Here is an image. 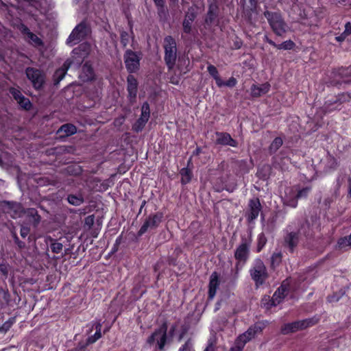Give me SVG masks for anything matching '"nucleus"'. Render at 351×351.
I'll return each mask as SVG.
<instances>
[{"label":"nucleus","mask_w":351,"mask_h":351,"mask_svg":"<svg viewBox=\"0 0 351 351\" xmlns=\"http://www.w3.org/2000/svg\"><path fill=\"white\" fill-rule=\"evenodd\" d=\"M347 36H348V35L346 34L345 31H343V32L341 33L339 36L335 37V40L337 42L341 43L346 40Z\"/></svg>","instance_id":"61"},{"label":"nucleus","mask_w":351,"mask_h":351,"mask_svg":"<svg viewBox=\"0 0 351 351\" xmlns=\"http://www.w3.org/2000/svg\"><path fill=\"white\" fill-rule=\"evenodd\" d=\"M180 173L181 175V183L183 185H185L189 183L192 178V171L187 167H184L181 169Z\"/></svg>","instance_id":"36"},{"label":"nucleus","mask_w":351,"mask_h":351,"mask_svg":"<svg viewBox=\"0 0 351 351\" xmlns=\"http://www.w3.org/2000/svg\"><path fill=\"white\" fill-rule=\"evenodd\" d=\"M95 222V216L93 215H88L84 219V226L88 229L91 228Z\"/></svg>","instance_id":"52"},{"label":"nucleus","mask_w":351,"mask_h":351,"mask_svg":"<svg viewBox=\"0 0 351 351\" xmlns=\"http://www.w3.org/2000/svg\"><path fill=\"white\" fill-rule=\"evenodd\" d=\"M150 117V109L148 102L145 101L141 107V117L137 119L135 124L133 126V129L135 132H138L141 131L146 123L148 121Z\"/></svg>","instance_id":"14"},{"label":"nucleus","mask_w":351,"mask_h":351,"mask_svg":"<svg viewBox=\"0 0 351 351\" xmlns=\"http://www.w3.org/2000/svg\"><path fill=\"white\" fill-rule=\"evenodd\" d=\"M311 191V186H306L302 188V189L298 190L296 195V198L302 199V198H306L307 197L308 193Z\"/></svg>","instance_id":"46"},{"label":"nucleus","mask_w":351,"mask_h":351,"mask_svg":"<svg viewBox=\"0 0 351 351\" xmlns=\"http://www.w3.org/2000/svg\"><path fill=\"white\" fill-rule=\"evenodd\" d=\"M299 243L298 232L292 230L291 226L287 228L286 234L284 236L283 245L287 248L290 253H293Z\"/></svg>","instance_id":"11"},{"label":"nucleus","mask_w":351,"mask_h":351,"mask_svg":"<svg viewBox=\"0 0 351 351\" xmlns=\"http://www.w3.org/2000/svg\"><path fill=\"white\" fill-rule=\"evenodd\" d=\"M282 261V253L281 251L274 252L270 258V268L272 270L276 269L281 264Z\"/></svg>","instance_id":"31"},{"label":"nucleus","mask_w":351,"mask_h":351,"mask_svg":"<svg viewBox=\"0 0 351 351\" xmlns=\"http://www.w3.org/2000/svg\"><path fill=\"white\" fill-rule=\"evenodd\" d=\"M208 73L215 79L216 84L220 86L222 84V80L219 75L217 68L213 64H208L207 66Z\"/></svg>","instance_id":"37"},{"label":"nucleus","mask_w":351,"mask_h":351,"mask_svg":"<svg viewBox=\"0 0 351 351\" xmlns=\"http://www.w3.org/2000/svg\"><path fill=\"white\" fill-rule=\"evenodd\" d=\"M99 339L95 337V336L93 335H91L90 337H88L86 339V341L85 343L83 342V346H84V347L86 348V347L90 345V344H92V343H94L95 342H96Z\"/></svg>","instance_id":"57"},{"label":"nucleus","mask_w":351,"mask_h":351,"mask_svg":"<svg viewBox=\"0 0 351 351\" xmlns=\"http://www.w3.org/2000/svg\"><path fill=\"white\" fill-rule=\"evenodd\" d=\"M344 31L348 36L351 34V23L350 22H348L346 23Z\"/></svg>","instance_id":"63"},{"label":"nucleus","mask_w":351,"mask_h":351,"mask_svg":"<svg viewBox=\"0 0 351 351\" xmlns=\"http://www.w3.org/2000/svg\"><path fill=\"white\" fill-rule=\"evenodd\" d=\"M237 83V80L234 77H231L229 78V80L226 82H224L222 80V84L220 86H217L218 87H222V86H227V87H234L236 86Z\"/></svg>","instance_id":"50"},{"label":"nucleus","mask_w":351,"mask_h":351,"mask_svg":"<svg viewBox=\"0 0 351 351\" xmlns=\"http://www.w3.org/2000/svg\"><path fill=\"white\" fill-rule=\"evenodd\" d=\"M298 200L296 195L291 188L287 189L285 195L282 197L283 204L291 208H296L298 206Z\"/></svg>","instance_id":"25"},{"label":"nucleus","mask_w":351,"mask_h":351,"mask_svg":"<svg viewBox=\"0 0 351 351\" xmlns=\"http://www.w3.org/2000/svg\"><path fill=\"white\" fill-rule=\"evenodd\" d=\"M283 141L280 137H276L269 146L271 152H276L282 145Z\"/></svg>","instance_id":"41"},{"label":"nucleus","mask_w":351,"mask_h":351,"mask_svg":"<svg viewBox=\"0 0 351 351\" xmlns=\"http://www.w3.org/2000/svg\"><path fill=\"white\" fill-rule=\"evenodd\" d=\"M88 27L86 22L82 21L73 29L66 40L67 44H76L85 38L88 34Z\"/></svg>","instance_id":"10"},{"label":"nucleus","mask_w":351,"mask_h":351,"mask_svg":"<svg viewBox=\"0 0 351 351\" xmlns=\"http://www.w3.org/2000/svg\"><path fill=\"white\" fill-rule=\"evenodd\" d=\"M163 48L165 50L164 60L169 71L172 70L177 60V43L171 36L164 38Z\"/></svg>","instance_id":"4"},{"label":"nucleus","mask_w":351,"mask_h":351,"mask_svg":"<svg viewBox=\"0 0 351 351\" xmlns=\"http://www.w3.org/2000/svg\"><path fill=\"white\" fill-rule=\"evenodd\" d=\"M294 47L295 43L291 40H288L281 44L277 45L276 48L278 49L290 50Z\"/></svg>","instance_id":"45"},{"label":"nucleus","mask_w":351,"mask_h":351,"mask_svg":"<svg viewBox=\"0 0 351 351\" xmlns=\"http://www.w3.org/2000/svg\"><path fill=\"white\" fill-rule=\"evenodd\" d=\"M269 89L270 84L267 82L258 86L253 84L251 87V95L252 97H258L267 93Z\"/></svg>","instance_id":"28"},{"label":"nucleus","mask_w":351,"mask_h":351,"mask_svg":"<svg viewBox=\"0 0 351 351\" xmlns=\"http://www.w3.org/2000/svg\"><path fill=\"white\" fill-rule=\"evenodd\" d=\"M30 232V228L27 226H22L21 227L20 234L21 237L25 238Z\"/></svg>","instance_id":"58"},{"label":"nucleus","mask_w":351,"mask_h":351,"mask_svg":"<svg viewBox=\"0 0 351 351\" xmlns=\"http://www.w3.org/2000/svg\"><path fill=\"white\" fill-rule=\"evenodd\" d=\"M219 286V274L214 271L211 274L208 284V299L212 300L216 295L217 291Z\"/></svg>","instance_id":"20"},{"label":"nucleus","mask_w":351,"mask_h":351,"mask_svg":"<svg viewBox=\"0 0 351 351\" xmlns=\"http://www.w3.org/2000/svg\"><path fill=\"white\" fill-rule=\"evenodd\" d=\"M164 215L161 212H157L149 215L145 220L143 224L138 232V236H142L147 230L156 229L162 221Z\"/></svg>","instance_id":"8"},{"label":"nucleus","mask_w":351,"mask_h":351,"mask_svg":"<svg viewBox=\"0 0 351 351\" xmlns=\"http://www.w3.org/2000/svg\"><path fill=\"white\" fill-rule=\"evenodd\" d=\"M289 291V285L288 283H286L284 281L272 295L271 299L270 300V305L276 306L278 304H279L283 300V299L287 295Z\"/></svg>","instance_id":"15"},{"label":"nucleus","mask_w":351,"mask_h":351,"mask_svg":"<svg viewBox=\"0 0 351 351\" xmlns=\"http://www.w3.org/2000/svg\"><path fill=\"white\" fill-rule=\"evenodd\" d=\"M193 350V342L191 339H189L184 344H183L179 349L178 351H192Z\"/></svg>","instance_id":"51"},{"label":"nucleus","mask_w":351,"mask_h":351,"mask_svg":"<svg viewBox=\"0 0 351 351\" xmlns=\"http://www.w3.org/2000/svg\"><path fill=\"white\" fill-rule=\"evenodd\" d=\"M219 6L216 2L209 3L206 16L205 18V23L210 25L218 16Z\"/></svg>","instance_id":"23"},{"label":"nucleus","mask_w":351,"mask_h":351,"mask_svg":"<svg viewBox=\"0 0 351 351\" xmlns=\"http://www.w3.org/2000/svg\"><path fill=\"white\" fill-rule=\"evenodd\" d=\"M264 40L267 43H268L269 45L274 46V47H276L277 44L274 42L272 40L269 39L268 36H265L264 38Z\"/></svg>","instance_id":"64"},{"label":"nucleus","mask_w":351,"mask_h":351,"mask_svg":"<svg viewBox=\"0 0 351 351\" xmlns=\"http://www.w3.org/2000/svg\"><path fill=\"white\" fill-rule=\"evenodd\" d=\"M90 46L82 44L72 51V57L76 59L77 63L81 64L89 54Z\"/></svg>","instance_id":"19"},{"label":"nucleus","mask_w":351,"mask_h":351,"mask_svg":"<svg viewBox=\"0 0 351 351\" xmlns=\"http://www.w3.org/2000/svg\"><path fill=\"white\" fill-rule=\"evenodd\" d=\"M12 236L14 240V243L17 245V247L20 249H24L25 247V242L21 241L17 236L16 233L15 232H12Z\"/></svg>","instance_id":"48"},{"label":"nucleus","mask_w":351,"mask_h":351,"mask_svg":"<svg viewBox=\"0 0 351 351\" xmlns=\"http://www.w3.org/2000/svg\"><path fill=\"white\" fill-rule=\"evenodd\" d=\"M15 322L16 318L14 317H10L1 326H0V332H6L8 331Z\"/></svg>","instance_id":"40"},{"label":"nucleus","mask_w":351,"mask_h":351,"mask_svg":"<svg viewBox=\"0 0 351 351\" xmlns=\"http://www.w3.org/2000/svg\"><path fill=\"white\" fill-rule=\"evenodd\" d=\"M68 202L75 206H78L84 202V198L81 193L68 195L66 198Z\"/></svg>","instance_id":"33"},{"label":"nucleus","mask_w":351,"mask_h":351,"mask_svg":"<svg viewBox=\"0 0 351 351\" xmlns=\"http://www.w3.org/2000/svg\"><path fill=\"white\" fill-rule=\"evenodd\" d=\"M157 8V13L160 20H167L169 16V12L165 7V1L155 3Z\"/></svg>","instance_id":"34"},{"label":"nucleus","mask_w":351,"mask_h":351,"mask_svg":"<svg viewBox=\"0 0 351 351\" xmlns=\"http://www.w3.org/2000/svg\"><path fill=\"white\" fill-rule=\"evenodd\" d=\"M267 239L263 232L259 234L257 238V252H259L265 247Z\"/></svg>","instance_id":"43"},{"label":"nucleus","mask_w":351,"mask_h":351,"mask_svg":"<svg viewBox=\"0 0 351 351\" xmlns=\"http://www.w3.org/2000/svg\"><path fill=\"white\" fill-rule=\"evenodd\" d=\"M28 215L33 217L35 225L39 223L40 221V216L35 208H29L28 210Z\"/></svg>","instance_id":"47"},{"label":"nucleus","mask_w":351,"mask_h":351,"mask_svg":"<svg viewBox=\"0 0 351 351\" xmlns=\"http://www.w3.org/2000/svg\"><path fill=\"white\" fill-rule=\"evenodd\" d=\"M46 243L50 242V247L51 251L55 254H59L63 248V245L61 243L56 242L54 239L50 236L45 238Z\"/></svg>","instance_id":"35"},{"label":"nucleus","mask_w":351,"mask_h":351,"mask_svg":"<svg viewBox=\"0 0 351 351\" xmlns=\"http://www.w3.org/2000/svg\"><path fill=\"white\" fill-rule=\"evenodd\" d=\"M265 328V324L263 322H256L251 326L249 329L251 330L252 333L256 336L258 334H261Z\"/></svg>","instance_id":"42"},{"label":"nucleus","mask_w":351,"mask_h":351,"mask_svg":"<svg viewBox=\"0 0 351 351\" xmlns=\"http://www.w3.org/2000/svg\"><path fill=\"white\" fill-rule=\"evenodd\" d=\"M0 206L5 213L10 215L12 213L14 215H18L21 210V204L13 201L3 200L0 202Z\"/></svg>","instance_id":"22"},{"label":"nucleus","mask_w":351,"mask_h":351,"mask_svg":"<svg viewBox=\"0 0 351 351\" xmlns=\"http://www.w3.org/2000/svg\"><path fill=\"white\" fill-rule=\"evenodd\" d=\"M21 33L27 36L28 42L34 47H42L44 45L43 41L35 34L32 33L30 29L24 24H21L20 27Z\"/></svg>","instance_id":"18"},{"label":"nucleus","mask_w":351,"mask_h":351,"mask_svg":"<svg viewBox=\"0 0 351 351\" xmlns=\"http://www.w3.org/2000/svg\"><path fill=\"white\" fill-rule=\"evenodd\" d=\"M99 339L95 337V336L93 335H91L90 337H88L86 339V341L85 343L83 342V346H84V347L86 348V347L90 345V344H92V343H94L95 342H96Z\"/></svg>","instance_id":"56"},{"label":"nucleus","mask_w":351,"mask_h":351,"mask_svg":"<svg viewBox=\"0 0 351 351\" xmlns=\"http://www.w3.org/2000/svg\"><path fill=\"white\" fill-rule=\"evenodd\" d=\"M335 75L339 77L342 82L348 83L351 82V67L339 69Z\"/></svg>","instance_id":"30"},{"label":"nucleus","mask_w":351,"mask_h":351,"mask_svg":"<svg viewBox=\"0 0 351 351\" xmlns=\"http://www.w3.org/2000/svg\"><path fill=\"white\" fill-rule=\"evenodd\" d=\"M189 329V326L186 324H184L181 326V330H180V334L178 337V341H181L182 340V339L184 338L185 335L188 332Z\"/></svg>","instance_id":"54"},{"label":"nucleus","mask_w":351,"mask_h":351,"mask_svg":"<svg viewBox=\"0 0 351 351\" xmlns=\"http://www.w3.org/2000/svg\"><path fill=\"white\" fill-rule=\"evenodd\" d=\"M243 5V10L245 17L247 21L252 23V14H256L258 1L257 0H241Z\"/></svg>","instance_id":"16"},{"label":"nucleus","mask_w":351,"mask_h":351,"mask_svg":"<svg viewBox=\"0 0 351 351\" xmlns=\"http://www.w3.org/2000/svg\"><path fill=\"white\" fill-rule=\"evenodd\" d=\"M197 16V7L193 5L188 8L185 12L182 21L183 31L186 34H190L192 30V24Z\"/></svg>","instance_id":"12"},{"label":"nucleus","mask_w":351,"mask_h":351,"mask_svg":"<svg viewBox=\"0 0 351 351\" xmlns=\"http://www.w3.org/2000/svg\"><path fill=\"white\" fill-rule=\"evenodd\" d=\"M303 330L300 320L291 323L285 324L280 328L282 335H288L289 333L295 332L298 330Z\"/></svg>","instance_id":"27"},{"label":"nucleus","mask_w":351,"mask_h":351,"mask_svg":"<svg viewBox=\"0 0 351 351\" xmlns=\"http://www.w3.org/2000/svg\"><path fill=\"white\" fill-rule=\"evenodd\" d=\"M264 16L267 19L271 29L277 36H281L287 32V25L280 13L265 11Z\"/></svg>","instance_id":"5"},{"label":"nucleus","mask_w":351,"mask_h":351,"mask_svg":"<svg viewBox=\"0 0 351 351\" xmlns=\"http://www.w3.org/2000/svg\"><path fill=\"white\" fill-rule=\"evenodd\" d=\"M340 298H341V296H337L335 294H334V295L328 296L327 300L329 302H335L339 301Z\"/></svg>","instance_id":"62"},{"label":"nucleus","mask_w":351,"mask_h":351,"mask_svg":"<svg viewBox=\"0 0 351 351\" xmlns=\"http://www.w3.org/2000/svg\"><path fill=\"white\" fill-rule=\"evenodd\" d=\"M71 62L69 60H66L63 65L57 69L53 75L54 84L57 85L64 77L68 69L71 65Z\"/></svg>","instance_id":"26"},{"label":"nucleus","mask_w":351,"mask_h":351,"mask_svg":"<svg viewBox=\"0 0 351 351\" xmlns=\"http://www.w3.org/2000/svg\"><path fill=\"white\" fill-rule=\"evenodd\" d=\"M82 70L84 72L87 73L88 78H90L93 75V69L90 65L88 64V63H85L82 66Z\"/></svg>","instance_id":"55"},{"label":"nucleus","mask_w":351,"mask_h":351,"mask_svg":"<svg viewBox=\"0 0 351 351\" xmlns=\"http://www.w3.org/2000/svg\"><path fill=\"white\" fill-rule=\"evenodd\" d=\"M262 209L260 200L258 197L249 200L248 209L245 213V217L248 222L254 221L258 216Z\"/></svg>","instance_id":"13"},{"label":"nucleus","mask_w":351,"mask_h":351,"mask_svg":"<svg viewBox=\"0 0 351 351\" xmlns=\"http://www.w3.org/2000/svg\"><path fill=\"white\" fill-rule=\"evenodd\" d=\"M141 53L140 52L133 51L131 49H127L123 55L124 63L127 71L130 73H134L139 69Z\"/></svg>","instance_id":"7"},{"label":"nucleus","mask_w":351,"mask_h":351,"mask_svg":"<svg viewBox=\"0 0 351 351\" xmlns=\"http://www.w3.org/2000/svg\"><path fill=\"white\" fill-rule=\"evenodd\" d=\"M215 342L212 339L208 341L207 346L204 351H215Z\"/></svg>","instance_id":"59"},{"label":"nucleus","mask_w":351,"mask_h":351,"mask_svg":"<svg viewBox=\"0 0 351 351\" xmlns=\"http://www.w3.org/2000/svg\"><path fill=\"white\" fill-rule=\"evenodd\" d=\"M167 323L165 322L147 338V344L149 346H155L154 351H164L167 340Z\"/></svg>","instance_id":"3"},{"label":"nucleus","mask_w":351,"mask_h":351,"mask_svg":"<svg viewBox=\"0 0 351 351\" xmlns=\"http://www.w3.org/2000/svg\"><path fill=\"white\" fill-rule=\"evenodd\" d=\"M25 73L36 90H40L43 87L45 83V74L42 70L34 67H27Z\"/></svg>","instance_id":"6"},{"label":"nucleus","mask_w":351,"mask_h":351,"mask_svg":"<svg viewBox=\"0 0 351 351\" xmlns=\"http://www.w3.org/2000/svg\"><path fill=\"white\" fill-rule=\"evenodd\" d=\"M249 273L256 288L262 286L269 278L267 267L263 260L259 258L254 259Z\"/></svg>","instance_id":"2"},{"label":"nucleus","mask_w":351,"mask_h":351,"mask_svg":"<svg viewBox=\"0 0 351 351\" xmlns=\"http://www.w3.org/2000/svg\"><path fill=\"white\" fill-rule=\"evenodd\" d=\"M295 232H298V235L301 234L306 237L311 236L312 229L309 221L307 219L301 221L299 224L298 231Z\"/></svg>","instance_id":"29"},{"label":"nucleus","mask_w":351,"mask_h":351,"mask_svg":"<svg viewBox=\"0 0 351 351\" xmlns=\"http://www.w3.org/2000/svg\"><path fill=\"white\" fill-rule=\"evenodd\" d=\"M131 34L132 36H130L128 32H127L126 31H124V30H122L120 32V40H121V43L123 46V47H126L127 45H128L129 42H130V38H132V39L134 38V33L132 32V30L131 29Z\"/></svg>","instance_id":"39"},{"label":"nucleus","mask_w":351,"mask_h":351,"mask_svg":"<svg viewBox=\"0 0 351 351\" xmlns=\"http://www.w3.org/2000/svg\"><path fill=\"white\" fill-rule=\"evenodd\" d=\"M77 132V128L71 123H66L62 125L59 130H58V133H64V136H69L73 135Z\"/></svg>","instance_id":"32"},{"label":"nucleus","mask_w":351,"mask_h":351,"mask_svg":"<svg viewBox=\"0 0 351 351\" xmlns=\"http://www.w3.org/2000/svg\"><path fill=\"white\" fill-rule=\"evenodd\" d=\"M348 101V96L346 94L339 95L325 101L320 110L324 114L341 109V105Z\"/></svg>","instance_id":"9"},{"label":"nucleus","mask_w":351,"mask_h":351,"mask_svg":"<svg viewBox=\"0 0 351 351\" xmlns=\"http://www.w3.org/2000/svg\"><path fill=\"white\" fill-rule=\"evenodd\" d=\"M338 245L341 249L346 248L351 245V241L348 237H345L338 241Z\"/></svg>","instance_id":"49"},{"label":"nucleus","mask_w":351,"mask_h":351,"mask_svg":"<svg viewBox=\"0 0 351 351\" xmlns=\"http://www.w3.org/2000/svg\"><path fill=\"white\" fill-rule=\"evenodd\" d=\"M127 90L128 92V97L132 101L134 100L136 97L138 90V82L134 76L130 75L127 78Z\"/></svg>","instance_id":"24"},{"label":"nucleus","mask_w":351,"mask_h":351,"mask_svg":"<svg viewBox=\"0 0 351 351\" xmlns=\"http://www.w3.org/2000/svg\"><path fill=\"white\" fill-rule=\"evenodd\" d=\"M217 136L216 143L221 145H229L232 147H236L238 145L236 140L233 139L230 134L227 132L215 133Z\"/></svg>","instance_id":"21"},{"label":"nucleus","mask_w":351,"mask_h":351,"mask_svg":"<svg viewBox=\"0 0 351 351\" xmlns=\"http://www.w3.org/2000/svg\"><path fill=\"white\" fill-rule=\"evenodd\" d=\"M70 351H87L86 348L83 346V342L78 343L77 346Z\"/></svg>","instance_id":"60"},{"label":"nucleus","mask_w":351,"mask_h":351,"mask_svg":"<svg viewBox=\"0 0 351 351\" xmlns=\"http://www.w3.org/2000/svg\"><path fill=\"white\" fill-rule=\"evenodd\" d=\"M252 241L251 235L247 237L241 236V243L235 249L234 256L236 260V263L232 276V282L233 284L236 283L239 278L240 271L243 269L250 258Z\"/></svg>","instance_id":"1"},{"label":"nucleus","mask_w":351,"mask_h":351,"mask_svg":"<svg viewBox=\"0 0 351 351\" xmlns=\"http://www.w3.org/2000/svg\"><path fill=\"white\" fill-rule=\"evenodd\" d=\"M10 93L16 101H18L21 99V97L23 96L19 90L14 88H11L10 90Z\"/></svg>","instance_id":"53"},{"label":"nucleus","mask_w":351,"mask_h":351,"mask_svg":"<svg viewBox=\"0 0 351 351\" xmlns=\"http://www.w3.org/2000/svg\"><path fill=\"white\" fill-rule=\"evenodd\" d=\"M17 102L21 108L26 110H29L32 108L30 100L25 96L21 97Z\"/></svg>","instance_id":"44"},{"label":"nucleus","mask_w":351,"mask_h":351,"mask_svg":"<svg viewBox=\"0 0 351 351\" xmlns=\"http://www.w3.org/2000/svg\"><path fill=\"white\" fill-rule=\"evenodd\" d=\"M255 337L252 330L248 328L238 337L236 340V347L231 348L230 351H242L245 345Z\"/></svg>","instance_id":"17"},{"label":"nucleus","mask_w":351,"mask_h":351,"mask_svg":"<svg viewBox=\"0 0 351 351\" xmlns=\"http://www.w3.org/2000/svg\"><path fill=\"white\" fill-rule=\"evenodd\" d=\"M319 321V316H314L311 318L304 319L302 320H300L302 328V329H306L308 327L313 326L317 324Z\"/></svg>","instance_id":"38"}]
</instances>
